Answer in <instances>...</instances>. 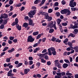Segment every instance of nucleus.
Masks as SVG:
<instances>
[{
	"mask_svg": "<svg viewBox=\"0 0 78 78\" xmlns=\"http://www.w3.org/2000/svg\"><path fill=\"white\" fill-rule=\"evenodd\" d=\"M4 15V18L5 19H7L8 17V15L6 13H4L3 14Z\"/></svg>",
	"mask_w": 78,
	"mask_h": 78,
	"instance_id": "nucleus-17",
	"label": "nucleus"
},
{
	"mask_svg": "<svg viewBox=\"0 0 78 78\" xmlns=\"http://www.w3.org/2000/svg\"><path fill=\"white\" fill-rule=\"evenodd\" d=\"M54 6H59V3H58V2H55L54 4Z\"/></svg>",
	"mask_w": 78,
	"mask_h": 78,
	"instance_id": "nucleus-45",
	"label": "nucleus"
},
{
	"mask_svg": "<svg viewBox=\"0 0 78 78\" xmlns=\"http://www.w3.org/2000/svg\"><path fill=\"white\" fill-rule=\"evenodd\" d=\"M55 14L57 17H59L60 16V13L59 12H56Z\"/></svg>",
	"mask_w": 78,
	"mask_h": 78,
	"instance_id": "nucleus-39",
	"label": "nucleus"
},
{
	"mask_svg": "<svg viewBox=\"0 0 78 78\" xmlns=\"http://www.w3.org/2000/svg\"><path fill=\"white\" fill-rule=\"evenodd\" d=\"M53 12V10L51 9H48V13H51Z\"/></svg>",
	"mask_w": 78,
	"mask_h": 78,
	"instance_id": "nucleus-41",
	"label": "nucleus"
},
{
	"mask_svg": "<svg viewBox=\"0 0 78 78\" xmlns=\"http://www.w3.org/2000/svg\"><path fill=\"white\" fill-rule=\"evenodd\" d=\"M14 3V0H10L9 1V4L12 5Z\"/></svg>",
	"mask_w": 78,
	"mask_h": 78,
	"instance_id": "nucleus-32",
	"label": "nucleus"
},
{
	"mask_svg": "<svg viewBox=\"0 0 78 78\" xmlns=\"http://www.w3.org/2000/svg\"><path fill=\"white\" fill-rule=\"evenodd\" d=\"M33 64V61L30 60L29 61V65H32Z\"/></svg>",
	"mask_w": 78,
	"mask_h": 78,
	"instance_id": "nucleus-60",
	"label": "nucleus"
},
{
	"mask_svg": "<svg viewBox=\"0 0 78 78\" xmlns=\"http://www.w3.org/2000/svg\"><path fill=\"white\" fill-rule=\"evenodd\" d=\"M56 42H58V43H60L61 42V40H59V39L57 38L56 40H55Z\"/></svg>",
	"mask_w": 78,
	"mask_h": 78,
	"instance_id": "nucleus-34",
	"label": "nucleus"
},
{
	"mask_svg": "<svg viewBox=\"0 0 78 78\" xmlns=\"http://www.w3.org/2000/svg\"><path fill=\"white\" fill-rule=\"evenodd\" d=\"M30 71V69H24V73H23V72H21V74L22 75H23V76L25 74L26 75H27L28 74V73Z\"/></svg>",
	"mask_w": 78,
	"mask_h": 78,
	"instance_id": "nucleus-3",
	"label": "nucleus"
},
{
	"mask_svg": "<svg viewBox=\"0 0 78 78\" xmlns=\"http://www.w3.org/2000/svg\"><path fill=\"white\" fill-rule=\"evenodd\" d=\"M61 75L62 76H64L66 75V73L64 72H62L61 73Z\"/></svg>",
	"mask_w": 78,
	"mask_h": 78,
	"instance_id": "nucleus-52",
	"label": "nucleus"
},
{
	"mask_svg": "<svg viewBox=\"0 0 78 78\" xmlns=\"http://www.w3.org/2000/svg\"><path fill=\"white\" fill-rule=\"evenodd\" d=\"M66 1L65 0H63L62 1V4L63 5H66Z\"/></svg>",
	"mask_w": 78,
	"mask_h": 78,
	"instance_id": "nucleus-44",
	"label": "nucleus"
},
{
	"mask_svg": "<svg viewBox=\"0 0 78 78\" xmlns=\"http://www.w3.org/2000/svg\"><path fill=\"white\" fill-rule=\"evenodd\" d=\"M41 36H42V34H39L37 36L36 38L37 39H39L41 37Z\"/></svg>",
	"mask_w": 78,
	"mask_h": 78,
	"instance_id": "nucleus-36",
	"label": "nucleus"
},
{
	"mask_svg": "<svg viewBox=\"0 0 78 78\" xmlns=\"http://www.w3.org/2000/svg\"><path fill=\"white\" fill-rule=\"evenodd\" d=\"M62 67L64 69H66V68H67V67H68V64L67 63H64L63 64Z\"/></svg>",
	"mask_w": 78,
	"mask_h": 78,
	"instance_id": "nucleus-16",
	"label": "nucleus"
},
{
	"mask_svg": "<svg viewBox=\"0 0 78 78\" xmlns=\"http://www.w3.org/2000/svg\"><path fill=\"white\" fill-rule=\"evenodd\" d=\"M9 19V18L6 19L5 20H4V21L3 22V23H2V24L5 25H6V23H8V20Z\"/></svg>",
	"mask_w": 78,
	"mask_h": 78,
	"instance_id": "nucleus-10",
	"label": "nucleus"
},
{
	"mask_svg": "<svg viewBox=\"0 0 78 78\" xmlns=\"http://www.w3.org/2000/svg\"><path fill=\"white\" fill-rule=\"evenodd\" d=\"M22 3H19V4H18L17 5H16L15 7H20L22 6Z\"/></svg>",
	"mask_w": 78,
	"mask_h": 78,
	"instance_id": "nucleus-25",
	"label": "nucleus"
},
{
	"mask_svg": "<svg viewBox=\"0 0 78 78\" xmlns=\"http://www.w3.org/2000/svg\"><path fill=\"white\" fill-rule=\"evenodd\" d=\"M29 19V17H28V16H26L24 17L25 20H29V19Z\"/></svg>",
	"mask_w": 78,
	"mask_h": 78,
	"instance_id": "nucleus-56",
	"label": "nucleus"
},
{
	"mask_svg": "<svg viewBox=\"0 0 78 78\" xmlns=\"http://www.w3.org/2000/svg\"><path fill=\"white\" fill-rule=\"evenodd\" d=\"M74 31L75 32V33H74V34H77V33H78V29H75L74 30Z\"/></svg>",
	"mask_w": 78,
	"mask_h": 78,
	"instance_id": "nucleus-33",
	"label": "nucleus"
},
{
	"mask_svg": "<svg viewBox=\"0 0 78 78\" xmlns=\"http://www.w3.org/2000/svg\"><path fill=\"white\" fill-rule=\"evenodd\" d=\"M69 41L68 38H66L65 40L63 41V43H66V42H67Z\"/></svg>",
	"mask_w": 78,
	"mask_h": 78,
	"instance_id": "nucleus-48",
	"label": "nucleus"
},
{
	"mask_svg": "<svg viewBox=\"0 0 78 78\" xmlns=\"http://www.w3.org/2000/svg\"><path fill=\"white\" fill-rule=\"evenodd\" d=\"M41 62L43 63H45L46 62V60H44V58H41Z\"/></svg>",
	"mask_w": 78,
	"mask_h": 78,
	"instance_id": "nucleus-29",
	"label": "nucleus"
},
{
	"mask_svg": "<svg viewBox=\"0 0 78 78\" xmlns=\"http://www.w3.org/2000/svg\"><path fill=\"white\" fill-rule=\"evenodd\" d=\"M22 63H19L17 65H16V67L17 68H18V67H20L21 66H22Z\"/></svg>",
	"mask_w": 78,
	"mask_h": 78,
	"instance_id": "nucleus-20",
	"label": "nucleus"
},
{
	"mask_svg": "<svg viewBox=\"0 0 78 78\" xmlns=\"http://www.w3.org/2000/svg\"><path fill=\"white\" fill-rule=\"evenodd\" d=\"M53 32H54V29H51L50 30L49 33H52Z\"/></svg>",
	"mask_w": 78,
	"mask_h": 78,
	"instance_id": "nucleus-31",
	"label": "nucleus"
},
{
	"mask_svg": "<svg viewBox=\"0 0 78 78\" xmlns=\"http://www.w3.org/2000/svg\"><path fill=\"white\" fill-rule=\"evenodd\" d=\"M38 34H39L38 31L34 32L33 33V35H34V36H36Z\"/></svg>",
	"mask_w": 78,
	"mask_h": 78,
	"instance_id": "nucleus-22",
	"label": "nucleus"
},
{
	"mask_svg": "<svg viewBox=\"0 0 78 78\" xmlns=\"http://www.w3.org/2000/svg\"><path fill=\"white\" fill-rule=\"evenodd\" d=\"M42 42H45L46 40V38H43L42 39Z\"/></svg>",
	"mask_w": 78,
	"mask_h": 78,
	"instance_id": "nucleus-57",
	"label": "nucleus"
},
{
	"mask_svg": "<svg viewBox=\"0 0 78 78\" xmlns=\"http://www.w3.org/2000/svg\"><path fill=\"white\" fill-rule=\"evenodd\" d=\"M66 14H67L66 15V16H67V15L68 16H69L70 15V14H71V12H70V11L69 9H66Z\"/></svg>",
	"mask_w": 78,
	"mask_h": 78,
	"instance_id": "nucleus-8",
	"label": "nucleus"
},
{
	"mask_svg": "<svg viewBox=\"0 0 78 78\" xmlns=\"http://www.w3.org/2000/svg\"><path fill=\"white\" fill-rule=\"evenodd\" d=\"M6 61L7 62H9L11 61V59H10V58H9L6 59Z\"/></svg>",
	"mask_w": 78,
	"mask_h": 78,
	"instance_id": "nucleus-49",
	"label": "nucleus"
},
{
	"mask_svg": "<svg viewBox=\"0 0 78 78\" xmlns=\"http://www.w3.org/2000/svg\"><path fill=\"white\" fill-rule=\"evenodd\" d=\"M58 61H59V60H56L55 61V66H56V65H57V64H59V63H58Z\"/></svg>",
	"mask_w": 78,
	"mask_h": 78,
	"instance_id": "nucleus-42",
	"label": "nucleus"
},
{
	"mask_svg": "<svg viewBox=\"0 0 78 78\" xmlns=\"http://www.w3.org/2000/svg\"><path fill=\"white\" fill-rule=\"evenodd\" d=\"M51 64V62L49 61L47 62V65H48V66H50Z\"/></svg>",
	"mask_w": 78,
	"mask_h": 78,
	"instance_id": "nucleus-55",
	"label": "nucleus"
},
{
	"mask_svg": "<svg viewBox=\"0 0 78 78\" xmlns=\"http://www.w3.org/2000/svg\"><path fill=\"white\" fill-rule=\"evenodd\" d=\"M24 9H25V7H24V6H23L20 9V11H23V10H24Z\"/></svg>",
	"mask_w": 78,
	"mask_h": 78,
	"instance_id": "nucleus-61",
	"label": "nucleus"
},
{
	"mask_svg": "<svg viewBox=\"0 0 78 78\" xmlns=\"http://www.w3.org/2000/svg\"><path fill=\"white\" fill-rule=\"evenodd\" d=\"M56 38H55V37H53L51 39V40L53 42H55L56 41Z\"/></svg>",
	"mask_w": 78,
	"mask_h": 78,
	"instance_id": "nucleus-26",
	"label": "nucleus"
},
{
	"mask_svg": "<svg viewBox=\"0 0 78 78\" xmlns=\"http://www.w3.org/2000/svg\"><path fill=\"white\" fill-rule=\"evenodd\" d=\"M74 0H72L70 2V3L69 4V5L70 6V7H71V8L75 7V6L73 5V2H74Z\"/></svg>",
	"mask_w": 78,
	"mask_h": 78,
	"instance_id": "nucleus-7",
	"label": "nucleus"
},
{
	"mask_svg": "<svg viewBox=\"0 0 78 78\" xmlns=\"http://www.w3.org/2000/svg\"><path fill=\"white\" fill-rule=\"evenodd\" d=\"M24 64L25 65H26V66H27V65H28L29 64V62L27 61H25Z\"/></svg>",
	"mask_w": 78,
	"mask_h": 78,
	"instance_id": "nucleus-46",
	"label": "nucleus"
},
{
	"mask_svg": "<svg viewBox=\"0 0 78 78\" xmlns=\"http://www.w3.org/2000/svg\"><path fill=\"white\" fill-rule=\"evenodd\" d=\"M17 16V14L16 13H15V14L13 15L12 16V18H14V17H16Z\"/></svg>",
	"mask_w": 78,
	"mask_h": 78,
	"instance_id": "nucleus-63",
	"label": "nucleus"
},
{
	"mask_svg": "<svg viewBox=\"0 0 78 78\" xmlns=\"http://www.w3.org/2000/svg\"><path fill=\"white\" fill-rule=\"evenodd\" d=\"M29 59L30 60H33V58L31 56H30L29 57Z\"/></svg>",
	"mask_w": 78,
	"mask_h": 78,
	"instance_id": "nucleus-64",
	"label": "nucleus"
},
{
	"mask_svg": "<svg viewBox=\"0 0 78 78\" xmlns=\"http://www.w3.org/2000/svg\"><path fill=\"white\" fill-rule=\"evenodd\" d=\"M70 27H69L70 29H73V24H70Z\"/></svg>",
	"mask_w": 78,
	"mask_h": 78,
	"instance_id": "nucleus-53",
	"label": "nucleus"
},
{
	"mask_svg": "<svg viewBox=\"0 0 78 78\" xmlns=\"http://www.w3.org/2000/svg\"><path fill=\"white\" fill-rule=\"evenodd\" d=\"M27 42H33L34 41V38L32 37V36L30 35L28 37Z\"/></svg>",
	"mask_w": 78,
	"mask_h": 78,
	"instance_id": "nucleus-4",
	"label": "nucleus"
},
{
	"mask_svg": "<svg viewBox=\"0 0 78 78\" xmlns=\"http://www.w3.org/2000/svg\"><path fill=\"white\" fill-rule=\"evenodd\" d=\"M36 66H37L38 68H39L40 66H41V63L39 62H37L36 64Z\"/></svg>",
	"mask_w": 78,
	"mask_h": 78,
	"instance_id": "nucleus-27",
	"label": "nucleus"
},
{
	"mask_svg": "<svg viewBox=\"0 0 78 78\" xmlns=\"http://www.w3.org/2000/svg\"><path fill=\"white\" fill-rule=\"evenodd\" d=\"M74 50H75V52L77 53L78 52V47L76 46L74 48Z\"/></svg>",
	"mask_w": 78,
	"mask_h": 78,
	"instance_id": "nucleus-23",
	"label": "nucleus"
},
{
	"mask_svg": "<svg viewBox=\"0 0 78 78\" xmlns=\"http://www.w3.org/2000/svg\"><path fill=\"white\" fill-rule=\"evenodd\" d=\"M15 50V49H14V48H12L10 50H9L8 51V52L9 53H12V52H13V51H14Z\"/></svg>",
	"mask_w": 78,
	"mask_h": 78,
	"instance_id": "nucleus-24",
	"label": "nucleus"
},
{
	"mask_svg": "<svg viewBox=\"0 0 78 78\" xmlns=\"http://www.w3.org/2000/svg\"><path fill=\"white\" fill-rule=\"evenodd\" d=\"M44 58L45 59L47 60L48 59V55H45L44 57Z\"/></svg>",
	"mask_w": 78,
	"mask_h": 78,
	"instance_id": "nucleus-59",
	"label": "nucleus"
},
{
	"mask_svg": "<svg viewBox=\"0 0 78 78\" xmlns=\"http://www.w3.org/2000/svg\"><path fill=\"white\" fill-rule=\"evenodd\" d=\"M4 28H5V25L2 24L0 26V29H3Z\"/></svg>",
	"mask_w": 78,
	"mask_h": 78,
	"instance_id": "nucleus-28",
	"label": "nucleus"
},
{
	"mask_svg": "<svg viewBox=\"0 0 78 78\" xmlns=\"http://www.w3.org/2000/svg\"><path fill=\"white\" fill-rule=\"evenodd\" d=\"M53 25V22L51 21L50 23H48L47 27H50V28H51V27Z\"/></svg>",
	"mask_w": 78,
	"mask_h": 78,
	"instance_id": "nucleus-9",
	"label": "nucleus"
},
{
	"mask_svg": "<svg viewBox=\"0 0 78 78\" xmlns=\"http://www.w3.org/2000/svg\"><path fill=\"white\" fill-rule=\"evenodd\" d=\"M49 55V56H51L52 55V53L51 52V50L52 51H55V48L53 47H52L48 48V49Z\"/></svg>",
	"mask_w": 78,
	"mask_h": 78,
	"instance_id": "nucleus-2",
	"label": "nucleus"
},
{
	"mask_svg": "<svg viewBox=\"0 0 78 78\" xmlns=\"http://www.w3.org/2000/svg\"><path fill=\"white\" fill-rule=\"evenodd\" d=\"M14 39V37H12L11 36L10 37H9V39L10 40V41H12L13 39Z\"/></svg>",
	"mask_w": 78,
	"mask_h": 78,
	"instance_id": "nucleus-58",
	"label": "nucleus"
},
{
	"mask_svg": "<svg viewBox=\"0 0 78 78\" xmlns=\"http://www.w3.org/2000/svg\"><path fill=\"white\" fill-rule=\"evenodd\" d=\"M68 44L69 46H72V43L70 42H68Z\"/></svg>",
	"mask_w": 78,
	"mask_h": 78,
	"instance_id": "nucleus-54",
	"label": "nucleus"
},
{
	"mask_svg": "<svg viewBox=\"0 0 78 78\" xmlns=\"http://www.w3.org/2000/svg\"><path fill=\"white\" fill-rule=\"evenodd\" d=\"M51 53H52V54L53 55H54V56H55V55H56V51H52Z\"/></svg>",
	"mask_w": 78,
	"mask_h": 78,
	"instance_id": "nucleus-30",
	"label": "nucleus"
},
{
	"mask_svg": "<svg viewBox=\"0 0 78 78\" xmlns=\"http://www.w3.org/2000/svg\"><path fill=\"white\" fill-rule=\"evenodd\" d=\"M66 9H64L62 10L60 12L61 14H66Z\"/></svg>",
	"mask_w": 78,
	"mask_h": 78,
	"instance_id": "nucleus-12",
	"label": "nucleus"
},
{
	"mask_svg": "<svg viewBox=\"0 0 78 78\" xmlns=\"http://www.w3.org/2000/svg\"><path fill=\"white\" fill-rule=\"evenodd\" d=\"M16 28L18 30L20 31L21 30V28H22V27L21 26H19V25L18 24V25L16 26Z\"/></svg>",
	"mask_w": 78,
	"mask_h": 78,
	"instance_id": "nucleus-14",
	"label": "nucleus"
},
{
	"mask_svg": "<svg viewBox=\"0 0 78 78\" xmlns=\"http://www.w3.org/2000/svg\"><path fill=\"white\" fill-rule=\"evenodd\" d=\"M6 53L5 52H3L1 53V54L0 55V56L1 57H2V56H3Z\"/></svg>",
	"mask_w": 78,
	"mask_h": 78,
	"instance_id": "nucleus-43",
	"label": "nucleus"
},
{
	"mask_svg": "<svg viewBox=\"0 0 78 78\" xmlns=\"http://www.w3.org/2000/svg\"><path fill=\"white\" fill-rule=\"evenodd\" d=\"M66 72L67 73H66V75L67 76H71V75H72V73H69L70 72L69 71H67Z\"/></svg>",
	"mask_w": 78,
	"mask_h": 78,
	"instance_id": "nucleus-18",
	"label": "nucleus"
},
{
	"mask_svg": "<svg viewBox=\"0 0 78 78\" xmlns=\"http://www.w3.org/2000/svg\"><path fill=\"white\" fill-rule=\"evenodd\" d=\"M68 36L69 38L70 37H70H75V34L71 33L70 34H69V35Z\"/></svg>",
	"mask_w": 78,
	"mask_h": 78,
	"instance_id": "nucleus-11",
	"label": "nucleus"
},
{
	"mask_svg": "<svg viewBox=\"0 0 78 78\" xmlns=\"http://www.w3.org/2000/svg\"><path fill=\"white\" fill-rule=\"evenodd\" d=\"M72 11H75L76 10V8H71Z\"/></svg>",
	"mask_w": 78,
	"mask_h": 78,
	"instance_id": "nucleus-51",
	"label": "nucleus"
},
{
	"mask_svg": "<svg viewBox=\"0 0 78 78\" xmlns=\"http://www.w3.org/2000/svg\"><path fill=\"white\" fill-rule=\"evenodd\" d=\"M64 61L66 63H69V64H70V62L67 59H64Z\"/></svg>",
	"mask_w": 78,
	"mask_h": 78,
	"instance_id": "nucleus-38",
	"label": "nucleus"
},
{
	"mask_svg": "<svg viewBox=\"0 0 78 78\" xmlns=\"http://www.w3.org/2000/svg\"><path fill=\"white\" fill-rule=\"evenodd\" d=\"M28 26V23H24L23 24V27H25L26 28H27V27Z\"/></svg>",
	"mask_w": 78,
	"mask_h": 78,
	"instance_id": "nucleus-13",
	"label": "nucleus"
},
{
	"mask_svg": "<svg viewBox=\"0 0 78 78\" xmlns=\"http://www.w3.org/2000/svg\"><path fill=\"white\" fill-rule=\"evenodd\" d=\"M35 10H34L33 11L31 10L30 12L28 13V15H33L34 16L35 15Z\"/></svg>",
	"mask_w": 78,
	"mask_h": 78,
	"instance_id": "nucleus-6",
	"label": "nucleus"
},
{
	"mask_svg": "<svg viewBox=\"0 0 78 78\" xmlns=\"http://www.w3.org/2000/svg\"><path fill=\"white\" fill-rule=\"evenodd\" d=\"M62 21V20H61V19L59 18L58 19L57 21L58 25H59L60 24V22H61Z\"/></svg>",
	"mask_w": 78,
	"mask_h": 78,
	"instance_id": "nucleus-21",
	"label": "nucleus"
},
{
	"mask_svg": "<svg viewBox=\"0 0 78 78\" xmlns=\"http://www.w3.org/2000/svg\"><path fill=\"white\" fill-rule=\"evenodd\" d=\"M57 67H58V68L61 69V64L58 63L57 65H56Z\"/></svg>",
	"mask_w": 78,
	"mask_h": 78,
	"instance_id": "nucleus-40",
	"label": "nucleus"
},
{
	"mask_svg": "<svg viewBox=\"0 0 78 78\" xmlns=\"http://www.w3.org/2000/svg\"><path fill=\"white\" fill-rule=\"evenodd\" d=\"M42 16H44V18L45 19L48 20V21L50 22L53 19V18L51 16H50L48 15V13H47L45 12H42V14H41Z\"/></svg>",
	"mask_w": 78,
	"mask_h": 78,
	"instance_id": "nucleus-1",
	"label": "nucleus"
},
{
	"mask_svg": "<svg viewBox=\"0 0 78 78\" xmlns=\"http://www.w3.org/2000/svg\"><path fill=\"white\" fill-rule=\"evenodd\" d=\"M40 50V48H37L34 50V53H36L38 50Z\"/></svg>",
	"mask_w": 78,
	"mask_h": 78,
	"instance_id": "nucleus-19",
	"label": "nucleus"
},
{
	"mask_svg": "<svg viewBox=\"0 0 78 78\" xmlns=\"http://www.w3.org/2000/svg\"><path fill=\"white\" fill-rule=\"evenodd\" d=\"M57 75L59 76H61V73L59 72L58 73H56Z\"/></svg>",
	"mask_w": 78,
	"mask_h": 78,
	"instance_id": "nucleus-47",
	"label": "nucleus"
},
{
	"mask_svg": "<svg viewBox=\"0 0 78 78\" xmlns=\"http://www.w3.org/2000/svg\"><path fill=\"white\" fill-rule=\"evenodd\" d=\"M13 42H14V43H17V39H15L13 40Z\"/></svg>",
	"mask_w": 78,
	"mask_h": 78,
	"instance_id": "nucleus-62",
	"label": "nucleus"
},
{
	"mask_svg": "<svg viewBox=\"0 0 78 78\" xmlns=\"http://www.w3.org/2000/svg\"><path fill=\"white\" fill-rule=\"evenodd\" d=\"M28 21H29V25H32L33 24V20L32 19L28 20Z\"/></svg>",
	"mask_w": 78,
	"mask_h": 78,
	"instance_id": "nucleus-15",
	"label": "nucleus"
},
{
	"mask_svg": "<svg viewBox=\"0 0 78 78\" xmlns=\"http://www.w3.org/2000/svg\"><path fill=\"white\" fill-rule=\"evenodd\" d=\"M62 25L63 26H67V23H62Z\"/></svg>",
	"mask_w": 78,
	"mask_h": 78,
	"instance_id": "nucleus-50",
	"label": "nucleus"
},
{
	"mask_svg": "<svg viewBox=\"0 0 78 78\" xmlns=\"http://www.w3.org/2000/svg\"><path fill=\"white\" fill-rule=\"evenodd\" d=\"M8 48H9L8 47H5V48H4L3 50H2V51L3 52L5 51H6V50H8Z\"/></svg>",
	"mask_w": 78,
	"mask_h": 78,
	"instance_id": "nucleus-35",
	"label": "nucleus"
},
{
	"mask_svg": "<svg viewBox=\"0 0 78 78\" xmlns=\"http://www.w3.org/2000/svg\"><path fill=\"white\" fill-rule=\"evenodd\" d=\"M17 25V23L15 22H14L12 23L11 25L12 26H14V25Z\"/></svg>",
	"mask_w": 78,
	"mask_h": 78,
	"instance_id": "nucleus-37",
	"label": "nucleus"
},
{
	"mask_svg": "<svg viewBox=\"0 0 78 78\" xmlns=\"http://www.w3.org/2000/svg\"><path fill=\"white\" fill-rule=\"evenodd\" d=\"M12 69H10V70L8 72L7 76H14V74L13 73H12Z\"/></svg>",
	"mask_w": 78,
	"mask_h": 78,
	"instance_id": "nucleus-5",
	"label": "nucleus"
}]
</instances>
